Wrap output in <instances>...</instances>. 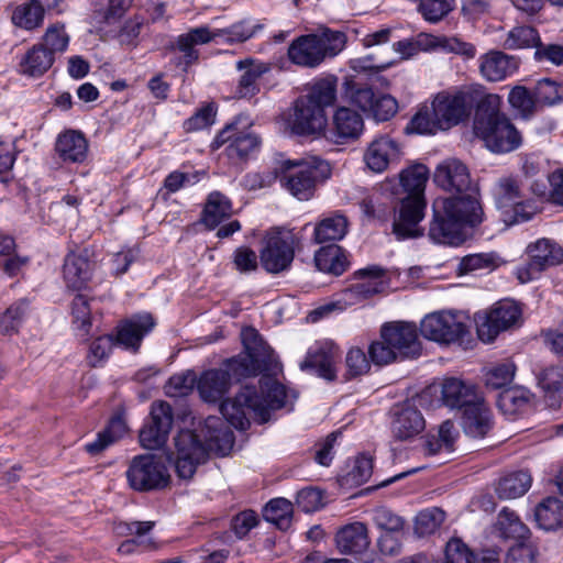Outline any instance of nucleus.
I'll list each match as a JSON object with an SVG mask.
<instances>
[{"mask_svg": "<svg viewBox=\"0 0 563 563\" xmlns=\"http://www.w3.org/2000/svg\"><path fill=\"white\" fill-rule=\"evenodd\" d=\"M433 180L442 189L460 195L433 201L429 238L439 244L460 245L466 240V228L481 224L484 217L479 201L466 194L472 184L468 169L459 159H446L437 167Z\"/></svg>", "mask_w": 563, "mask_h": 563, "instance_id": "f257e3e1", "label": "nucleus"}, {"mask_svg": "<svg viewBox=\"0 0 563 563\" xmlns=\"http://www.w3.org/2000/svg\"><path fill=\"white\" fill-rule=\"evenodd\" d=\"M244 352L227 360L223 367L202 373L198 379V391L208 402H216L228 393L231 380L256 376L264 372H276L278 362L272 347L253 328L242 331Z\"/></svg>", "mask_w": 563, "mask_h": 563, "instance_id": "f03ea898", "label": "nucleus"}, {"mask_svg": "<svg viewBox=\"0 0 563 563\" xmlns=\"http://www.w3.org/2000/svg\"><path fill=\"white\" fill-rule=\"evenodd\" d=\"M233 444V432L219 417L209 416L195 431L180 430L175 437L176 474L180 479H191L197 466L205 463L210 453L224 456L230 453Z\"/></svg>", "mask_w": 563, "mask_h": 563, "instance_id": "7ed1b4c3", "label": "nucleus"}, {"mask_svg": "<svg viewBox=\"0 0 563 563\" xmlns=\"http://www.w3.org/2000/svg\"><path fill=\"white\" fill-rule=\"evenodd\" d=\"M258 383L261 393L255 386L245 385L234 398L221 402L222 416L235 429L246 430L251 418L265 423L272 411L285 405L286 390L280 383L271 375H264Z\"/></svg>", "mask_w": 563, "mask_h": 563, "instance_id": "20e7f679", "label": "nucleus"}, {"mask_svg": "<svg viewBox=\"0 0 563 563\" xmlns=\"http://www.w3.org/2000/svg\"><path fill=\"white\" fill-rule=\"evenodd\" d=\"M501 99L498 95H485L478 102L474 133L493 153L505 154L519 148L522 135L508 118L500 111Z\"/></svg>", "mask_w": 563, "mask_h": 563, "instance_id": "39448f33", "label": "nucleus"}, {"mask_svg": "<svg viewBox=\"0 0 563 563\" xmlns=\"http://www.w3.org/2000/svg\"><path fill=\"white\" fill-rule=\"evenodd\" d=\"M428 175L429 170L423 164H416L400 174V184L407 196L401 200L399 216L393 223V232L397 240L423 235V229L419 223L424 217V188Z\"/></svg>", "mask_w": 563, "mask_h": 563, "instance_id": "423d86ee", "label": "nucleus"}, {"mask_svg": "<svg viewBox=\"0 0 563 563\" xmlns=\"http://www.w3.org/2000/svg\"><path fill=\"white\" fill-rule=\"evenodd\" d=\"M336 98V78L325 77L317 80L309 92L299 97L294 106L289 121L292 133L297 135H317L324 132L327 117L324 109L332 106Z\"/></svg>", "mask_w": 563, "mask_h": 563, "instance_id": "0eeeda50", "label": "nucleus"}, {"mask_svg": "<svg viewBox=\"0 0 563 563\" xmlns=\"http://www.w3.org/2000/svg\"><path fill=\"white\" fill-rule=\"evenodd\" d=\"M345 43V33L325 29L319 34L298 36L290 43L287 56L297 66L316 68L327 57L338 55L344 48Z\"/></svg>", "mask_w": 563, "mask_h": 563, "instance_id": "6e6552de", "label": "nucleus"}, {"mask_svg": "<svg viewBox=\"0 0 563 563\" xmlns=\"http://www.w3.org/2000/svg\"><path fill=\"white\" fill-rule=\"evenodd\" d=\"M331 175L330 164L317 156L292 164L280 177L282 185L299 200H309L319 184Z\"/></svg>", "mask_w": 563, "mask_h": 563, "instance_id": "1a4fd4ad", "label": "nucleus"}, {"mask_svg": "<svg viewBox=\"0 0 563 563\" xmlns=\"http://www.w3.org/2000/svg\"><path fill=\"white\" fill-rule=\"evenodd\" d=\"M126 479L132 489L151 492L165 488L170 476L162 457L147 453L132 459L126 471Z\"/></svg>", "mask_w": 563, "mask_h": 563, "instance_id": "9d476101", "label": "nucleus"}, {"mask_svg": "<svg viewBox=\"0 0 563 563\" xmlns=\"http://www.w3.org/2000/svg\"><path fill=\"white\" fill-rule=\"evenodd\" d=\"M420 332L426 339L446 345H462L470 336V328L463 317L450 311L426 316L421 321Z\"/></svg>", "mask_w": 563, "mask_h": 563, "instance_id": "9b49d317", "label": "nucleus"}, {"mask_svg": "<svg viewBox=\"0 0 563 563\" xmlns=\"http://www.w3.org/2000/svg\"><path fill=\"white\" fill-rule=\"evenodd\" d=\"M296 236L291 231H275L265 239L260 258L263 268L272 274L287 271L295 257Z\"/></svg>", "mask_w": 563, "mask_h": 563, "instance_id": "f8f14e48", "label": "nucleus"}, {"mask_svg": "<svg viewBox=\"0 0 563 563\" xmlns=\"http://www.w3.org/2000/svg\"><path fill=\"white\" fill-rule=\"evenodd\" d=\"M521 310L516 302L503 300L497 302L488 312L476 317L478 338L483 342H492L496 336L514 325L520 319Z\"/></svg>", "mask_w": 563, "mask_h": 563, "instance_id": "ddd939ff", "label": "nucleus"}, {"mask_svg": "<svg viewBox=\"0 0 563 563\" xmlns=\"http://www.w3.org/2000/svg\"><path fill=\"white\" fill-rule=\"evenodd\" d=\"M527 252L529 262L517 269L520 283L536 279L542 271L563 263V247L550 239H539L528 246Z\"/></svg>", "mask_w": 563, "mask_h": 563, "instance_id": "4468645a", "label": "nucleus"}, {"mask_svg": "<svg viewBox=\"0 0 563 563\" xmlns=\"http://www.w3.org/2000/svg\"><path fill=\"white\" fill-rule=\"evenodd\" d=\"M151 421L140 431V443L144 449H159L168 440L174 424V411L167 401H154L150 411Z\"/></svg>", "mask_w": 563, "mask_h": 563, "instance_id": "2eb2a0df", "label": "nucleus"}, {"mask_svg": "<svg viewBox=\"0 0 563 563\" xmlns=\"http://www.w3.org/2000/svg\"><path fill=\"white\" fill-rule=\"evenodd\" d=\"M470 96L463 91H441L434 96L431 107L442 131L460 124L470 117Z\"/></svg>", "mask_w": 563, "mask_h": 563, "instance_id": "dca6fc26", "label": "nucleus"}, {"mask_svg": "<svg viewBox=\"0 0 563 563\" xmlns=\"http://www.w3.org/2000/svg\"><path fill=\"white\" fill-rule=\"evenodd\" d=\"M241 117H238L233 122L227 124L216 136L212 146L219 148L228 143L225 148L230 158L243 159L252 152L258 148L260 139L256 134L249 130L239 128Z\"/></svg>", "mask_w": 563, "mask_h": 563, "instance_id": "f3484780", "label": "nucleus"}, {"mask_svg": "<svg viewBox=\"0 0 563 563\" xmlns=\"http://www.w3.org/2000/svg\"><path fill=\"white\" fill-rule=\"evenodd\" d=\"M355 274L361 277H368L369 279L351 285L340 291L339 299L335 303L339 305L341 309L358 305L382 292L384 289L383 282L377 280V278L385 274L384 268L374 265L360 269Z\"/></svg>", "mask_w": 563, "mask_h": 563, "instance_id": "a211bd4d", "label": "nucleus"}, {"mask_svg": "<svg viewBox=\"0 0 563 563\" xmlns=\"http://www.w3.org/2000/svg\"><path fill=\"white\" fill-rule=\"evenodd\" d=\"M380 338L386 344H390L400 357L413 358L421 353L417 328L412 323H386L382 327Z\"/></svg>", "mask_w": 563, "mask_h": 563, "instance_id": "6ab92c4d", "label": "nucleus"}, {"mask_svg": "<svg viewBox=\"0 0 563 563\" xmlns=\"http://www.w3.org/2000/svg\"><path fill=\"white\" fill-rule=\"evenodd\" d=\"M363 130V117L353 109L340 107L333 114L330 128L324 130V136L334 144H346L357 140Z\"/></svg>", "mask_w": 563, "mask_h": 563, "instance_id": "aec40b11", "label": "nucleus"}, {"mask_svg": "<svg viewBox=\"0 0 563 563\" xmlns=\"http://www.w3.org/2000/svg\"><path fill=\"white\" fill-rule=\"evenodd\" d=\"M399 144L387 135L374 139L364 153L366 166L374 173H383L401 157Z\"/></svg>", "mask_w": 563, "mask_h": 563, "instance_id": "412c9836", "label": "nucleus"}, {"mask_svg": "<svg viewBox=\"0 0 563 563\" xmlns=\"http://www.w3.org/2000/svg\"><path fill=\"white\" fill-rule=\"evenodd\" d=\"M338 357L339 349L333 342H321L308 351L306 358L300 363V368L312 371L327 380H333L336 376Z\"/></svg>", "mask_w": 563, "mask_h": 563, "instance_id": "4be33fe9", "label": "nucleus"}, {"mask_svg": "<svg viewBox=\"0 0 563 563\" xmlns=\"http://www.w3.org/2000/svg\"><path fill=\"white\" fill-rule=\"evenodd\" d=\"M426 427V421L418 408L406 401L394 409L391 433L396 440L406 441L416 438Z\"/></svg>", "mask_w": 563, "mask_h": 563, "instance_id": "5701e85b", "label": "nucleus"}, {"mask_svg": "<svg viewBox=\"0 0 563 563\" xmlns=\"http://www.w3.org/2000/svg\"><path fill=\"white\" fill-rule=\"evenodd\" d=\"M461 427L473 439L485 438L494 427L493 412L484 397L462 411Z\"/></svg>", "mask_w": 563, "mask_h": 563, "instance_id": "b1692460", "label": "nucleus"}, {"mask_svg": "<svg viewBox=\"0 0 563 563\" xmlns=\"http://www.w3.org/2000/svg\"><path fill=\"white\" fill-rule=\"evenodd\" d=\"M519 64L518 57L493 49L479 57V71L486 80L496 82L512 76Z\"/></svg>", "mask_w": 563, "mask_h": 563, "instance_id": "393cba45", "label": "nucleus"}, {"mask_svg": "<svg viewBox=\"0 0 563 563\" xmlns=\"http://www.w3.org/2000/svg\"><path fill=\"white\" fill-rule=\"evenodd\" d=\"M443 563H500L497 548L472 551L460 539H451L445 547Z\"/></svg>", "mask_w": 563, "mask_h": 563, "instance_id": "a878e982", "label": "nucleus"}, {"mask_svg": "<svg viewBox=\"0 0 563 563\" xmlns=\"http://www.w3.org/2000/svg\"><path fill=\"white\" fill-rule=\"evenodd\" d=\"M482 397L474 385L455 377L445 378L441 386V400L451 409L463 411Z\"/></svg>", "mask_w": 563, "mask_h": 563, "instance_id": "bb28decb", "label": "nucleus"}, {"mask_svg": "<svg viewBox=\"0 0 563 563\" xmlns=\"http://www.w3.org/2000/svg\"><path fill=\"white\" fill-rule=\"evenodd\" d=\"M155 327V320L151 313H139L126 319L119 328L117 342L125 349L136 352L143 338Z\"/></svg>", "mask_w": 563, "mask_h": 563, "instance_id": "cd10ccee", "label": "nucleus"}, {"mask_svg": "<svg viewBox=\"0 0 563 563\" xmlns=\"http://www.w3.org/2000/svg\"><path fill=\"white\" fill-rule=\"evenodd\" d=\"M236 68L242 71L235 90L239 98H252L258 93L260 79L271 70L268 64L253 58L239 60Z\"/></svg>", "mask_w": 563, "mask_h": 563, "instance_id": "c85d7f7f", "label": "nucleus"}, {"mask_svg": "<svg viewBox=\"0 0 563 563\" xmlns=\"http://www.w3.org/2000/svg\"><path fill=\"white\" fill-rule=\"evenodd\" d=\"M214 38L212 32L208 26H200L191 29L189 32L181 34L177 37L173 47H176L183 53L175 63L177 66H183L184 70L195 64L199 58V52L195 48L196 45L207 44Z\"/></svg>", "mask_w": 563, "mask_h": 563, "instance_id": "c756f323", "label": "nucleus"}, {"mask_svg": "<svg viewBox=\"0 0 563 563\" xmlns=\"http://www.w3.org/2000/svg\"><path fill=\"white\" fill-rule=\"evenodd\" d=\"M335 542L343 554H361L369 545L367 528L363 522L346 525L336 532Z\"/></svg>", "mask_w": 563, "mask_h": 563, "instance_id": "7c9ffc66", "label": "nucleus"}, {"mask_svg": "<svg viewBox=\"0 0 563 563\" xmlns=\"http://www.w3.org/2000/svg\"><path fill=\"white\" fill-rule=\"evenodd\" d=\"M55 150L64 162L81 163L87 156L88 143L82 133L71 130L57 137Z\"/></svg>", "mask_w": 563, "mask_h": 563, "instance_id": "2f4dec72", "label": "nucleus"}, {"mask_svg": "<svg viewBox=\"0 0 563 563\" xmlns=\"http://www.w3.org/2000/svg\"><path fill=\"white\" fill-rule=\"evenodd\" d=\"M92 265L86 256L68 254L64 262V279L68 288L81 289L91 278Z\"/></svg>", "mask_w": 563, "mask_h": 563, "instance_id": "473e14b6", "label": "nucleus"}, {"mask_svg": "<svg viewBox=\"0 0 563 563\" xmlns=\"http://www.w3.org/2000/svg\"><path fill=\"white\" fill-rule=\"evenodd\" d=\"M314 264L320 272L335 276L343 274L349 266L344 251L334 243L322 246L316 252Z\"/></svg>", "mask_w": 563, "mask_h": 563, "instance_id": "72a5a7b5", "label": "nucleus"}, {"mask_svg": "<svg viewBox=\"0 0 563 563\" xmlns=\"http://www.w3.org/2000/svg\"><path fill=\"white\" fill-rule=\"evenodd\" d=\"M494 198L498 209H508L510 205L526 198L523 180L514 176L500 177L494 186Z\"/></svg>", "mask_w": 563, "mask_h": 563, "instance_id": "f704fd0d", "label": "nucleus"}, {"mask_svg": "<svg viewBox=\"0 0 563 563\" xmlns=\"http://www.w3.org/2000/svg\"><path fill=\"white\" fill-rule=\"evenodd\" d=\"M534 519L539 528L553 531L563 525V503L556 497L542 499L534 509Z\"/></svg>", "mask_w": 563, "mask_h": 563, "instance_id": "c9c22d12", "label": "nucleus"}, {"mask_svg": "<svg viewBox=\"0 0 563 563\" xmlns=\"http://www.w3.org/2000/svg\"><path fill=\"white\" fill-rule=\"evenodd\" d=\"M531 483L532 478L528 472H511L499 478L495 492L500 499H515L523 496L529 490Z\"/></svg>", "mask_w": 563, "mask_h": 563, "instance_id": "e433bc0d", "label": "nucleus"}, {"mask_svg": "<svg viewBox=\"0 0 563 563\" xmlns=\"http://www.w3.org/2000/svg\"><path fill=\"white\" fill-rule=\"evenodd\" d=\"M128 431L124 419L117 415L111 418L107 428L99 432L96 440L85 445L86 451L91 455H97L109 445L120 440Z\"/></svg>", "mask_w": 563, "mask_h": 563, "instance_id": "4c0bfd02", "label": "nucleus"}, {"mask_svg": "<svg viewBox=\"0 0 563 563\" xmlns=\"http://www.w3.org/2000/svg\"><path fill=\"white\" fill-rule=\"evenodd\" d=\"M55 57L43 44H35L21 62V70L31 77H40L54 64Z\"/></svg>", "mask_w": 563, "mask_h": 563, "instance_id": "58836bf2", "label": "nucleus"}, {"mask_svg": "<svg viewBox=\"0 0 563 563\" xmlns=\"http://www.w3.org/2000/svg\"><path fill=\"white\" fill-rule=\"evenodd\" d=\"M232 213L231 201L221 192L213 191L208 196L203 209V223L210 229L217 228Z\"/></svg>", "mask_w": 563, "mask_h": 563, "instance_id": "ea45409f", "label": "nucleus"}, {"mask_svg": "<svg viewBox=\"0 0 563 563\" xmlns=\"http://www.w3.org/2000/svg\"><path fill=\"white\" fill-rule=\"evenodd\" d=\"M349 221L343 214L322 219L314 228V242L322 244L343 239L347 233Z\"/></svg>", "mask_w": 563, "mask_h": 563, "instance_id": "a19ab883", "label": "nucleus"}, {"mask_svg": "<svg viewBox=\"0 0 563 563\" xmlns=\"http://www.w3.org/2000/svg\"><path fill=\"white\" fill-rule=\"evenodd\" d=\"M496 529L500 538L508 540L529 539L530 531L520 518L508 508H504L497 517Z\"/></svg>", "mask_w": 563, "mask_h": 563, "instance_id": "79ce46f5", "label": "nucleus"}, {"mask_svg": "<svg viewBox=\"0 0 563 563\" xmlns=\"http://www.w3.org/2000/svg\"><path fill=\"white\" fill-rule=\"evenodd\" d=\"M294 506L291 501L279 497L269 500L263 509L266 521L274 523L280 530H287L291 526Z\"/></svg>", "mask_w": 563, "mask_h": 563, "instance_id": "37998d69", "label": "nucleus"}, {"mask_svg": "<svg viewBox=\"0 0 563 563\" xmlns=\"http://www.w3.org/2000/svg\"><path fill=\"white\" fill-rule=\"evenodd\" d=\"M30 309V301L22 298L13 302L0 317V331L3 335L18 333Z\"/></svg>", "mask_w": 563, "mask_h": 563, "instance_id": "c03bdc74", "label": "nucleus"}, {"mask_svg": "<svg viewBox=\"0 0 563 563\" xmlns=\"http://www.w3.org/2000/svg\"><path fill=\"white\" fill-rule=\"evenodd\" d=\"M264 29L263 23H251L245 19L239 21L227 29H221L212 33L214 37L225 36L228 43H243L253 37L257 32Z\"/></svg>", "mask_w": 563, "mask_h": 563, "instance_id": "a18cd8bd", "label": "nucleus"}, {"mask_svg": "<svg viewBox=\"0 0 563 563\" xmlns=\"http://www.w3.org/2000/svg\"><path fill=\"white\" fill-rule=\"evenodd\" d=\"M508 102L523 119L532 117L538 107L534 91L530 92L523 86H516L510 90L508 95Z\"/></svg>", "mask_w": 563, "mask_h": 563, "instance_id": "49530a36", "label": "nucleus"}, {"mask_svg": "<svg viewBox=\"0 0 563 563\" xmlns=\"http://www.w3.org/2000/svg\"><path fill=\"white\" fill-rule=\"evenodd\" d=\"M539 40V33L534 27L529 25L515 26L508 32L504 47L506 49L536 48Z\"/></svg>", "mask_w": 563, "mask_h": 563, "instance_id": "de8ad7c7", "label": "nucleus"}, {"mask_svg": "<svg viewBox=\"0 0 563 563\" xmlns=\"http://www.w3.org/2000/svg\"><path fill=\"white\" fill-rule=\"evenodd\" d=\"M44 19L43 10L33 1L18 5L12 14V22L25 30L40 26Z\"/></svg>", "mask_w": 563, "mask_h": 563, "instance_id": "09e8293b", "label": "nucleus"}, {"mask_svg": "<svg viewBox=\"0 0 563 563\" xmlns=\"http://www.w3.org/2000/svg\"><path fill=\"white\" fill-rule=\"evenodd\" d=\"M438 131H442V128L437 122L432 107L427 106L422 107L406 126L407 133L435 134Z\"/></svg>", "mask_w": 563, "mask_h": 563, "instance_id": "8fccbe9b", "label": "nucleus"}, {"mask_svg": "<svg viewBox=\"0 0 563 563\" xmlns=\"http://www.w3.org/2000/svg\"><path fill=\"white\" fill-rule=\"evenodd\" d=\"M455 442L454 423L446 420L441 423L437 437H432L427 441V450L429 454H437L441 451L452 452Z\"/></svg>", "mask_w": 563, "mask_h": 563, "instance_id": "3c124183", "label": "nucleus"}, {"mask_svg": "<svg viewBox=\"0 0 563 563\" xmlns=\"http://www.w3.org/2000/svg\"><path fill=\"white\" fill-rule=\"evenodd\" d=\"M533 90L538 106H553L563 102V84L543 78L537 82Z\"/></svg>", "mask_w": 563, "mask_h": 563, "instance_id": "603ef678", "label": "nucleus"}, {"mask_svg": "<svg viewBox=\"0 0 563 563\" xmlns=\"http://www.w3.org/2000/svg\"><path fill=\"white\" fill-rule=\"evenodd\" d=\"M528 390L523 388H505L498 395L497 405L505 413L512 415L528 404Z\"/></svg>", "mask_w": 563, "mask_h": 563, "instance_id": "864d4df0", "label": "nucleus"}, {"mask_svg": "<svg viewBox=\"0 0 563 563\" xmlns=\"http://www.w3.org/2000/svg\"><path fill=\"white\" fill-rule=\"evenodd\" d=\"M445 512L440 508L433 507L420 511L415 520V531L419 536L433 533L444 521Z\"/></svg>", "mask_w": 563, "mask_h": 563, "instance_id": "5fc2aeb1", "label": "nucleus"}, {"mask_svg": "<svg viewBox=\"0 0 563 563\" xmlns=\"http://www.w3.org/2000/svg\"><path fill=\"white\" fill-rule=\"evenodd\" d=\"M454 9V0H420L418 11L431 23L443 20Z\"/></svg>", "mask_w": 563, "mask_h": 563, "instance_id": "6e6d98bb", "label": "nucleus"}, {"mask_svg": "<svg viewBox=\"0 0 563 563\" xmlns=\"http://www.w3.org/2000/svg\"><path fill=\"white\" fill-rule=\"evenodd\" d=\"M216 115V103H207L199 108L190 118L184 121L183 129L187 133L206 129L214 123Z\"/></svg>", "mask_w": 563, "mask_h": 563, "instance_id": "4d7b16f0", "label": "nucleus"}, {"mask_svg": "<svg viewBox=\"0 0 563 563\" xmlns=\"http://www.w3.org/2000/svg\"><path fill=\"white\" fill-rule=\"evenodd\" d=\"M196 385L198 379L194 371L175 374L167 382L166 394L170 397L187 396Z\"/></svg>", "mask_w": 563, "mask_h": 563, "instance_id": "13d9d810", "label": "nucleus"}, {"mask_svg": "<svg viewBox=\"0 0 563 563\" xmlns=\"http://www.w3.org/2000/svg\"><path fill=\"white\" fill-rule=\"evenodd\" d=\"M68 43L69 36L65 32L64 24L55 23L47 27L40 44H43L44 47L52 52L55 57L56 53H63L66 51Z\"/></svg>", "mask_w": 563, "mask_h": 563, "instance_id": "bf43d9fd", "label": "nucleus"}, {"mask_svg": "<svg viewBox=\"0 0 563 563\" xmlns=\"http://www.w3.org/2000/svg\"><path fill=\"white\" fill-rule=\"evenodd\" d=\"M433 46L448 53L461 55L467 59L474 58L476 55V47L472 43L464 42L456 36H437L433 41Z\"/></svg>", "mask_w": 563, "mask_h": 563, "instance_id": "052dcab7", "label": "nucleus"}, {"mask_svg": "<svg viewBox=\"0 0 563 563\" xmlns=\"http://www.w3.org/2000/svg\"><path fill=\"white\" fill-rule=\"evenodd\" d=\"M537 211V206L532 200L521 199L518 202L510 205L508 209H504V221L508 224L523 223L531 220Z\"/></svg>", "mask_w": 563, "mask_h": 563, "instance_id": "680f3d73", "label": "nucleus"}, {"mask_svg": "<svg viewBox=\"0 0 563 563\" xmlns=\"http://www.w3.org/2000/svg\"><path fill=\"white\" fill-rule=\"evenodd\" d=\"M373 521L383 532H401L405 521L387 507L380 506L373 510Z\"/></svg>", "mask_w": 563, "mask_h": 563, "instance_id": "e2e57ef3", "label": "nucleus"}, {"mask_svg": "<svg viewBox=\"0 0 563 563\" xmlns=\"http://www.w3.org/2000/svg\"><path fill=\"white\" fill-rule=\"evenodd\" d=\"M537 548L529 539L516 541L505 556V563H534Z\"/></svg>", "mask_w": 563, "mask_h": 563, "instance_id": "0e129e2a", "label": "nucleus"}, {"mask_svg": "<svg viewBox=\"0 0 563 563\" xmlns=\"http://www.w3.org/2000/svg\"><path fill=\"white\" fill-rule=\"evenodd\" d=\"M498 266V256L493 253H479L464 256L459 265L461 274H467L482 268H495Z\"/></svg>", "mask_w": 563, "mask_h": 563, "instance_id": "69168bd1", "label": "nucleus"}, {"mask_svg": "<svg viewBox=\"0 0 563 563\" xmlns=\"http://www.w3.org/2000/svg\"><path fill=\"white\" fill-rule=\"evenodd\" d=\"M515 371L514 363L498 364L486 374V386L492 389L505 388L512 382Z\"/></svg>", "mask_w": 563, "mask_h": 563, "instance_id": "338daca9", "label": "nucleus"}, {"mask_svg": "<svg viewBox=\"0 0 563 563\" xmlns=\"http://www.w3.org/2000/svg\"><path fill=\"white\" fill-rule=\"evenodd\" d=\"M113 345L114 341L112 335H103L97 338L90 344L89 353L87 356L88 364L91 367L98 366L109 356Z\"/></svg>", "mask_w": 563, "mask_h": 563, "instance_id": "774afa93", "label": "nucleus"}]
</instances>
